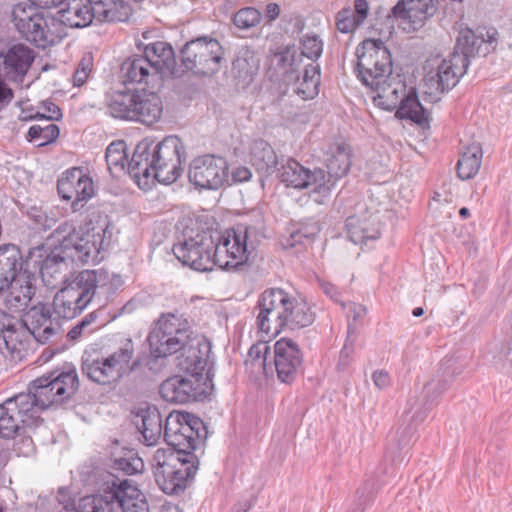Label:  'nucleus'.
Listing matches in <instances>:
<instances>
[{
  "label": "nucleus",
  "instance_id": "obj_20",
  "mask_svg": "<svg viewBox=\"0 0 512 512\" xmlns=\"http://www.w3.org/2000/svg\"><path fill=\"white\" fill-rule=\"evenodd\" d=\"M469 66V60L453 51L446 58H436L428 64L425 82L429 89L445 93L454 88Z\"/></svg>",
  "mask_w": 512,
  "mask_h": 512
},
{
  "label": "nucleus",
  "instance_id": "obj_26",
  "mask_svg": "<svg viewBox=\"0 0 512 512\" xmlns=\"http://www.w3.org/2000/svg\"><path fill=\"white\" fill-rule=\"evenodd\" d=\"M326 155L327 175L318 186L322 198L330 195L336 182L348 173L351 166V150L346 144L330 146Z\"/></svg>",
  "mask_w": 512,
  "mask_h": 512
},
{
  "label": "nucleus",
  "instance_id": "obj_13",
  "mask_svg": "<svg viewBox=\"0 0 512 512\" xmlns=\"http://www.w3.org/2000/svg\"><path fill=\"white\" fill-rule=\"evenodd\" d=\"M208 429L201 418L188 412L170 413L165 420L164 440L168 447L181 454H193L192 451L204 445Z\"/></svg>",
  "mask_w": 512,
  "mask_h": 512
},
{
  "label": "nucleus",
  "instance_id": "obj_53",
  "mask_svg": "<svg viewBox=\"0 0 512 512\" xmlns=\"http://www.w3.org/2000/svg\"><path fill=\"white\" fill-rule=\"evenodd\" d=\"M56 499L67 511L75 508V497L67 487H60L58 489Z\"/></svg>",
  "mask_w": 512,
  "mask_h": 512
},
{
  "label": "nucleus",
  "instance_id": "obj_36",
  "mask_svg": "<svg viewBox=\"0 0 512 512\" xmlns=\"http://www.w3.org/2000/svg\"><path fill=\"white\" fill-rule=\"evenodd\" d=\"M315 320V314L308 302L303 298L290 296L287 311L284 314L281 331L296 330L310 326Z\"/></svg>",
  "mask_w": 512,
  "mask_h": 512
},
{
  "label": "nucleus",
  "instance_id": "obj_29",
  "mask_svg": "<svg viewBox=\"0 0 512 512\" xmlns=\"http://www.w3.org/2000/svg\"><path fill=\"white\" fill-rule=\"evenodd\" d=\"M108 498L113 500L119 512H149L146 495L131 480L113 483L108 490Z\"/></svg>",
  "mask_w": 512,
  "mask_h": 512
},
{
  "label": "nucleus",
  "instance_id": "obj_17",
  "mask_svg": "<svg viewBox=\"0 0 512 512\" xmlns=\"http://www.w3.org/2000/svg\"><path fill=\"white\" fill-rule=\"evenodd\" d=\"M250 231V227L238 225L227 229L217 243L214 241V266L222 270H237L243 266L250 254L248 244Z\"/></svg>",
  "mask_w": 512,
  "mask_h": 512
},
{
  "label": "nucleus",
  "instance_id": "obj_46",
  "mask_svg": "<svg viewBox=\"0 0 512 512\" xmlns=\"http://www.w3.org/2000/svg\"><path fill=\"white\" fill-rule=\"evenodd\" d=\"M59 134L60 129L56 124L48 123L44 126L35 124L29 128L27 140L36 143L37 147H44L55 142Z\"/></svg>",
  "mask_w": 512,
  "mask_h": 512
},
{
  "label": "nucleus",
  "instance_id": "obj_63",
  "mask_svg": "<svg viewBox=\"0 0 512 512\" xmlns=\"http://www.w3.org/2000/svg\"><path fill=\"white\" fill-rule=\"evenodd\" d=\"M30 5L37 9H52L61 6L65 0H29Z\"/></svg>",
  "mask_w": 512,
  "mask_h": 512
},
{
  "label": "nucleus",
  "instance_id": "obj_10",
  "mask_svg": "<svg viewBox=\"0 0 512 512\" xmlns=\"http://www.w3.org/2000/svg\"><path fill=\"white\" fill-rule=\"evenodd\" d=\"M11 16L20 35L38 48L45 49L55 45L67 35L55 16L45 15L32 5L16 4Z\"/></svg>",
  "mask_w": 512,
  "mask_h": 512
},
{
  "label": "nucleus",
  "instance_id": "obj_48",
  "mask_svg": "<svg viewBox=\"0 0 512 512\" xmlns=\"http://www.w3.org/2000/svg\"><path fill=\"white\" fill-rule=\"evenodd\" d=\"M261 20L260 12L253 7L240 9L233 17L235 26L241 29H249L256 26Z\"/></svg>",
  "mask_w": 512,
  "mask_h": 512
},
{
  "label": "nucleus",
  "instance_id": "obj_12",
  "mask_svg": "<svg viewBox=\"0 0 512 512\" xmlns=\"http://www.w3.org/2000/svg\"><path fill=\"white\" fill-rule=\"evenodd\" d=\"M354 72L371 90L380 89L392 74V56L381 39H365L356 48Z\"/></svg>",
  "mask_w": 512,
  "mask_h": 512
},
{
  "label": "nucleus",
  "instance_id": "obj_32",
  "mask_svg": "<svg viewBox=\"0 0 512 512\" xmlns=\"http://www.w3.org/2000/svg\"><path fill=\"white\" fill-rule=\"evenodd\" d=\"M35 271H24L8 286L5 306L15 312L25 310L36 293Z\"/></svg>",
  "mask_w": 512,
  "mask_h": 512
},
{
  "label": "nucleus",
  "instance_id": "obj_6",
  "mask_svg": "<svg viewBox=\"0 0 512 512\" xmlns=\"http://www.w3.org/2000/svg\"><path fill=\"white\" fill-rule=\"evenodd\" d=\"M123 285L120 275L104 269L83 270L54 296L52 307L60 320L78 316L97 294L112 296Z\"/></svg>",
  "mask_w": 512,
  "mask_h": 512
},
{
  "label": "nucleus",
  "instance_id": "obj_57",
  "mask_svg": "<svg viewBox=\"0 0 512 512\" xmlns=\"http://www.w3.org/2000/svg\"><path fill=\"white\" fill-rule=\"evenodd\" d=\"M32 217L34 218L36 224H38L44 230L51 229L56 224L55 218L50 217L38 210H35V213L32 214Z\"/></svg>",
  "mask_w": 512,
  "mask_h": 512
},
{
  "label": "nucleus",
  "instance_id": "obj_15",
  "mask_svg": "<svg viewBox=\"0 0 512 512\" xmlns=\"http://www.w3.org/2000/svg\"><path fill=\"white\" fill-rule=\"evenodd\" d=\"M224 49L210 36H200L185 43L180 51L181 63L187 71L198 76L217 73L224 59Z\"/></svg>",
  "mask_w": 512,
  "mask_h": 512
},
{
  "label": "nucleus",
  "instance_id": "obj_9",
  "mask_svg": "<svg viewBox=\"0 0 512 512\" xmlns=\"http://www.w3.org/2000/svg\"><path fill=\"white\" fill-rule=\"evenodd\" d=\"M134 353V343L131 339H127L116 351L107 356L96 350L85 351L81 369L91 381L100 385H111L136 369L139 362L133 360Z\"/></svg>",
  "mask_w": 512,
  "mask_h": 512
},
{
  "label": "nucleus",
  "instance_id": "obj_14",
  "mask_svg": "<svg viewBox=\"0 0 512 512\" xmlns=\"http://www.w3.org/2000/svg\"><path fill=\"white\" fill-rule=\"evenodd\" d=\"M189 337L187 319L178 313H166L154 322L147 341L151 354L161 358L179 352Z\"/></svg>",
  "mask_w": 512,
  "mask_h": 512
},
{
  "label": "nucleus",
  "instance_id": "obj_1",
  "mask_svg": "<svg viewBox=\"0 0 512 512\" xmlns=\"http://www.w3.org/2000/svg\"><path fill=\"white\" fill-rule=\"evenodd\" d=\"M79 387L76 370L54 371L31 381L27 392H21L0 404V437L11 438L21 427H29L40 419L43 410L63 403Z\"/></svg>",
  "mask_w": 512,
  "mask_h": 512
},
{
  "label": "nucleus",
  "instance_id": "obj_27",
  "mask_svg": "<svg viewBox=\"0 0 512 512\" xmlns=\"http://www.w3.org/2000/svg\"><path fill=\"white\" fill-rule=\"evenodd\" d=\"M438 0H401L392 8V15L404 24L403 29L416 31L437 10Z\"/></svg>",
  "mask_w": 512,
  "mask_h": 512
},
{
  "label": "nucleus",
  "instance_id": "obj_34",
  "mask_svg": "<svg viewBox=\"0 0 512 512\" xmlns=\"http://www.w3.org/2000/svg\"><path fill=\"white\" fill-rule=\"evenodd\" d=\"M347 238L356 245H368L380 238V225L377 216L352 215L346 219Z\"/></svg>",
  "mask_w": 512,
  "mask_h": 512
},
{
  "label": "nucleus",
  "instance_id": "obj_35",
  "mask_svg": "<svg viewBox=\"0 0 512 512\" xmlns=\"http://www.w3.org/2000/svg\"><path fill=\"white\" fill-rule=\"evenodd\" d=\"M133 422L141 433L144 444L154 446L158 443L164 430L161 414L155 406L140 408L135 414Z\"/></svg>",
  "mask_w": 512,
  "mask_h": 512
},
{
  "label": "nucleus",
  "instance_id": "obj_49",
  "mask_svg": "<svg viewBox=\"0 0 512 512\" xmlns=\"http://www.w3.org/2000/svg\"><path fill=\"white\" fill-rule=\"evenodd\" d=\"M77 512H115V507L106 491L104 496L86 499L83 509Z\"/></svg>",
  "mask_w": 512,
  "mask_h": 512
},
{
  "label": "nucleus",
  "instance_id": "obj_45",
  "mask_svg": "<svg viewBox=\"0 0 512 512\" xmlns=\"http://www.w3.org/2000/svg\"><path fill=\"white\" fill-rule=\"evenodd\" d=\"M273 356V352H271V348L265 341H260L253 344L248 351V359L253 368H261L263 373L269 377V373H271V357Z\"/></svg>",
  "mask_w": 512,
  "mask_h": 512
},
{
  "label": "nucleus",
  "instance_id": "obj_43",
  "mask_svg": "<svg viewBox=\"0 0 512 512\" xmlns=\"http://www.w3.org/2000/svg\"><path fill=\"white\" fill-rule=\"evenodd\" d=\"M482 155V148L478 143L468 146L457 163L458 177L462 180L473 178L481 167Z\"/></svg>",
  "mask_w": 512,
  "mask_h": 512
},
{
  "label": "nucleus",
  "instance_id": "obj_47",
  "mask_svg": "<svg viewBox=\"0 0 512 512\" xmlns=\"http://www.w3.org/2000/svg\"><path fill=\"white\" fill-rule=\"evenodd\" d=\"M363 24L364 22L353 13L350 7L341 9L336 15V27L341 33H351Z\"/></svg>",
  "mask_w": 512,
  "mask_h": 512
},
{
  "label": "nucleus",
  "instance_id": "obj_55",
  "mask_svg": "<svg viewBox=\"0 0 512 512\" xmlns=\"http://www.w3.org/2000/svg\"><path fill=\"white\" fill-rule=\"evenodd\" d=\"M300 234L304 236L305 241L311 242L316 235L320 232V225L316 221L301 225L299 228Z\"/></svg>",
  "mask_w": 512,
  "mask_h": 512
},
{
  "label": "nucleus",
  "instance_id": "obj_59",
  "mask_svg": "<svg viewBox=\"0 0 512 512\" xmlns=\"http://www.w3.org/2000/svg\"><path fill=\"white\" fill-rule=\"evenodd\" d=\"M353 13L363 22L368 17L369 14V4L367 0H354V9Z\"/></svg>",
  "mask_w": 512,
  "mask_h": 512
},
{
  "label": "nucleus",
  "instance_id": "obj_4",
  "mask_svg": "<svg viewBox=\"0 0 512 512\" xmlns=\"http://www.w3.org/2000/svg\"><path fill=\"white\" fill-rule=\"evenodd\" d=\"M324 41L315 32L299 37V47L289 44L274 53L276 66L282 71L283 81L294 85V93L301 99H313L319 93L321 69L317 61L323 54Z\"/></svg>",
  "mask_w": 512,
  "mask_h": 512
},
{
  "label": "nucleus",
  "instance_id": "obj_61",
  "mask_svg": "<svg viewBox=\"0 0 512 512\" xmlns=\"http://www.w3.org/2000/svg\"><path fill=\"white\" fill-rule=\"evenodd\" d=\"M321 288L323 290V292L329 296L332 300H334L335 302L337 303H340L343 302L341 300V292L338 291L337 287L330 283V282H322L321 283Z\"/></svg>",
  "mask_w": 512,
  "mask_h": 512
},
{
  "label": "nucleus",
  "instance_id": "obj_44",
  "mask_svg": "<svg viewBox=\"0 0 512 512\" xmlns=\"http://www.w3.org/2000/svg\"><path fill=\"white\" fill-rule=\"evenodd\" d=\"M126 143L123 140L113 141L108 145L105 152V159L109 172L112 175L125 172L127 161Z\"/></svg>",
  "mask_w": 512,
  "mask_h": 512
},
{
  "label": "nucleus",
  "instance_id": "obj_7",
  "mask_svg": "<svg viewBox=\"0 0 512 512\" xmlns=\"http://www.w3.org/2000/svg\"><path fill=\"white\" fill-rule=\"evenodd\" d=\"M150 464L156 484L167 495L184 492L199 468L194 454H181L172 448H158Z\"/></svg>",
  "mask_w": 512,
  "mask_h": 512
},
{
  "label": "nucleus",
  "instance_id": "obj_5",
  "mask_svg": "<svg viewBox=\"0 0 512 512\" xmlns=\"http://www.w3.org/2000/svg\"><path fill=\"white\" fill-rule=\"evenodd\" d=\"M60 330V318L54 314L52 305L38 303L22 320L0 310V353L11 362H19L26 355L29 334L45 344Z\"/></svg>",
  "mask_w": 512,
  "mask_h": 512
},
{
  "label": "nucleus",
  "instance_id": "obj_38",
  "mask_svg": "<svg viewBox=\"0 0 512 512\" xmlns=\"http://www.w3.org/2000/svg\"><path fill=\"white\" fill-rule=\"evenodd\" d=\"M250 162L260 175L270 176L277 170L279 158L273 147L260 139L251 146Z\"/></svg>",
  "mask_w": 512,
  "mask_h": 512
},
{
  "label": "nucleus",
  "instance_id": "obj_39",
  "mask_svg": "<svg viewBox=\"0 0 512 512\" xmlns=\"http://www.w3.org/2000/svg\"><path fill=\"white\" fill-rule=\"evenodd\" d=\"M260 61L248 47L240 48L232 62V73L238 84L249 85L259 70Z\"/></svg>",
  "mask_w": 512,
  "mask_h": 512
},
{
  "label": "nucleus",
  "instance_id": "obj_3",
  "mask_svg": "<svg viewBox=\"0 0 512 512\" xmlns=\"http://www.w3.org/2000/svg\"><path fill=\"white\" fill-rule=\"evenodd\" d=\"M186 152L176 135L166 136L160 142L140 141L128 162V174L142 190H148L155 181L174 183L181 175Z\"/></svg>",
  "mask_w": 512,
  "mask_h": 512
},
{
  "label": "nucleus",
  "instance_id": "obj_37",
  "mask_svg": "<svg viewBox=\"0 0 512 512\" xmlns=\"http://www.w3.org/2000/svg\"><path fill=\"white\" fill-rule=\"evenodd\" d=\"M121 73L125 83L149 84L158 74L153 64L144 55H133L121 65Z\"/></svg>",
  "mask_w": 512,
  "mask_h": 512
},
{
  "label": "nucleus",
  "instance_id": "obj_30",
  "mask_svg": "<svg viewBox=\"0 0 512 512\" xmlns=\"http://www.w3.org/2000/svg\"><path fill=\"white\" fill-rule=\"evenodd\" d=\"M62 5L55 17L64 30L87 27L95 19L94 0H65Z\"/></svg>",
  "mask_w": 512,
  "mask_h": 512
},
{
  "label": "nucleus",
  "instance_id": "obj_54",
  "mask_svg": "<svg viewBox=\"0 0 512 512\" xmlns=\"http://www.w3.org/2000/svg\"><path fill=\"white\" fill-rule=\"evenodd\" d=\"M341 306L346 310L347 316H352L354 321L363 318L366 314V307L355 302H341Z\"/></svg>",
  "mask_w": 512,
  "mask_h": 512
},
{
  "label": "nucleus",
  "instance_id": "obj_60",
  "mask_svg": "<svg viewBox=\"0 0 512 512\" xmlns=\"http://www.w3.org/2000/svg\"><path fill=\"white\" fill-rule=\"evenodd\" d=\"M305 239L302 233L300 234L299 229L292 230L289 237L285 240L283 243L285 248H292L297 246L298 244L303 245L305 244Z\"/></svg>",
  "mask_w": 512,
  "mask_h": 512
},
{
  "label": "nucleus",
  "instance_id": "obj_64",
  "mask_svg": "<svg viewBox=\"0 0 512 512\" xmlns=\"http://www.w3.org/2000/svg\"><path fill=\"white\" fill-rule=\"evenodd\" d=\"M280 6L277 3H269L265 9V17L267 22L275 21L280 15Z\"/></svg>",
  "mask_w": 512,
  "mask_h": 512
},
{
  "label": "nucleus",
  "instance_id": "obj_42",
  "mask_svg": "<svg viewBox=\"0 0 512 512\" xmlns=\"http://www.w3.org/2000/svg\"><path fill=\"white\" fill-rule=\"evenodd\" d=\"M484 45L485 36L483 34L477 35L471 29L466 28L459 32L454 51L459 52L470 61L471 57L485 56L488 53V50L483 48Z\"/></svg>",
  "mask_w": 512,
  "mask_h": 512
},
{
  "label": "nucleus",
  "instance_id": "obj_16",
  "mask_svg": "<svg viewBox=\"0 0 512 512\" xmlns=\"http://www.w3.org/2000/svg\"><path fill=\"white\" fill-rule=\"evenodd\" d=\"M214 239L208 231L189 229L173 245V254L184 266L199 272L211 271Z\"/></svg>",
  "mask_w": 512,
  "mask_h": 512
},
{
  "label": "nucleus",
  "instance_id": "obj_18",
  "mask_svg": "<svg viewBox=\"0 0 512 512\" xmlns=\"http://www.w3.org/2000/svg\"><path fill=\"white\" fill-rule=\"evenodd\" d=\"M374 91H378L379 98L390 100L389 106L399 105L396 112L399 118L409 119L418 125L429 123V113L419 101L416 90L411 87L407 91L404 82L399 80L392 84L386 81L380 89H374Z\"/></svg>",
  "mask_w": 512,
  "mask_h": 512
},
{
  "label": "nucleus",
  "instance_id": "obj_2",
  "mask_svg": "<svg viewBox=\"0 0 512 512\" xmlns=\"http://www.w3.org/2000/svg\"><path fill=\"white\" fill-rule=\"evenodd\" d=\"M49 239L55 249L50 253L40 246L42 256L38 255L31 261L38 268L43 282L54 286V281L62 278L65 260L81 264H97L101 261L100 250L103 248L104 237L101 233L80 235L70 221L60 223L51 233Z\"/></svg>",
  "mask_w": 512,
  "mask_h": 512
},
{
  "label": "nucleus",
  "instance_id": "obj_23",
  "mask_svg": "<svg viewBox=\"0 0 512 512\" xmlns=\"http://www.w3.org/2000/svg\"><path fill=\"white\" fill-rule=\"evenodd\" d=\"M271 359L272 369L269 376L276 372L282 383L291 384L302 373L303 353L299 345L290 338H281L275 342Z\"/></svg>",
  "mask_w": 512,
  "mask_h": 512
},
{
  "label": "nucleus",
  "instance_id": "obj_31",
  "mask_svg": "<svg viewBox=\"0 0 512 512\" xmlns=\"http://www.w3.org/2000/svg\"><path fill=\"white\" fill-rule=\"evenodd\" d=\"M3 57L2 71L13 82H22L33 61V51L24 44H15L8 48Z\"/></svg>",
  "mask_w": 512,
  "mask_h": 512
},
{
  "label": "nucleus",
  "instance_id": "obj_40",
  "mask_svg": "<svg viewBox=\"0 0 512 512\" xmlns=\"http://www.w3.org/2000/svg\"><path fill=\"white\" fill-rule=\"evenodd\" d=\"M95 19L100 22H125L132 7L125 0H94Z\"/></svg>",
  "mask_w": 512,
  "mask_h": 512
},
{
  "label": "nucleus",
  "instance_id": "obj_24",
  "mask_svg": "<svg viewBox=\"0 0 512 512\" xmlns=\"http://www.w3.org/2000/svg\"><path fill=\"white\" fill-rule=\"evenodd\" d=\"M57 191L63 200L72 201L71 209L77 212L93 197V181L81 168L74 167L58 179Z\"/></svg>",
  "mask_w": 512,
  "mask_h": 512
},
{
  "label": "nucleus",
  "instance_id": "obj_8",
  "mask_svg": "<svg viewBox=\"0 0 512 512\" xmlns=\"http://www.w3.org/2000/svg\"><path fill=\"white\" fill-rule=\"evenodd\" d=\"M461 372L462 368L454 367L451 360H446L441 364L437 374L424 385L421 407L416 408L412 415H410L411 411H406L403 415V423L396 431L395 439L400 449L410 444L415 435L416 426L425 420L428 412L438 403L441 395Z\"/></svg>",
  "mask_w": 512,
  "mask_h": 512
},
{
  "label": "nucleus",
  "instance_id": "obj_52",
  "mask_svg": "<svg viewBox=\"0 0 512 512\" xmlns=\"http://www.w3.org/2000/svg\"><path fill=\"white\" fill-rule=\"evenodd\" d=\"M378 489V485L374 478L366 479L363 485L356 491V500L359 507H363L368 504L375 492Z\"/></svg>",
  "mask_w": 512,
  "mask_h": 512
},
{
  "label": "nucleus",
  "instance_id": "obj_19",
  "mask_svg": "<svg viewBox=\"0 0 512 512\" xmlns=\"http://www.w3.org/2000/svg\"><path fill=\"white\" fill-rule=\"evenodd\" d=\"M290 294L281 288H269L263 291L255 307L258 310L256 324L258 329L270 336H276L281 332L284 314Z\"/></svg>",
  "mask_w": 512,
  "mask_h": 512
},
{
  "label": "nucleus",
  "instance_id": "obj_33",
  "mask_svg": "<svg viewBox=\"0 0 512 512\" xmlns=\"http://www.w3.org/2000/svg\"><path fill=\"white\" fill-rule=\"evenodd\" d=\"M42 248H34L30 251L29 257L24 259L18 246L14 244H5L0 246V274L9 277L10 281L18 278L24 271L30 269L31 261L38 255L42 256Z\"/></svg>",
  "mask_w": 512,
  "mask_h": 512
},
{
  "label": "nucleus",
  "instance_id": "obj_62",
  "mask_svg": "<svg viewBox=\"0 0 512 512\" xmlns=\"http://www.w3.org/2000/svg\"><path fill=\"white\" fill-rule=\"evenodd\" d=\"M93 330L94 328H87L80 320L74 327L71 328L67 334V337L74 341L79 339L83 333L90 334L93 332Z\"/></svg>",
  "mask_w": 512,
  "mask_h": 512
},
{
  "label": "nucleus",
  "instance_id": "obj_41",
  "mask_svg": "<svg viewBox=\"0 0 512 512\" xmlns=\"http://www.w3.org/2000/svg\"><path fill=\"white\" fill-rule=\"evenodd\" d=\"M144 55L153 64V69L157 74L165 70H172L175 67V53L172 46L164 41H156L146 45Z\"/></svg>",
  "mask_w": 512,
  "mask_h": 512
},
{
  "label": "nucleus",
  "instance_id": "obj_21",
  "mask_svg": "<svg viewBox=\"0 0 512 512\" xmlns=\"http://www.w3.org/2000/svg\"><path fill=\"white\" fill-rule=\"evenodd\" d=\"M228 175L229 165L222 156L204 154L189 164V181L200 189L217 190L228 181Z\"/></svg>",
  "mask_w": 512,
  "mask_h": 512
},
{
  "label": "nucleus",
  "instance_id": "obj_28",
  "mask_svg": "<svg viewBox=\"0 0 512 512\" xmlns=\"http://www.w3.org/2000/svg\"><path fill=\"white\" fill-rule=\"evenodd\" d=\"M280 180L288 187L306 189L311 187L312 192L320 196L318 186L325 178V171L321 168L310 170L294 159H288L282 164Z\"/></svg>",
  "mask_w": 512,
  "mask_h": 512
},
{
  "label": "nucleus",
  "instance_id": "obj_51",
  "mask_svg": "<svg viewBox=\"0 0 512 512\" xmlns=\"http://www.w3.org/2000/svg\"><path fill=\"white\" fill-rule=\"evenodd\" d=\"M93 67V56L91 53H86L79 61L77 68L73 74V85L82 86L86 83Z\"/></svg>",
  "mask_w": 512,
  "mask_h": 512
},
{
  "label": "nucleus",
  "instance_id": "obj_22",
  "mask_svg": "<svg viewBox=\"0 0 512 512\" xmlns=\"http://www.w3.org/2000/svg\"><path fill=\"white\" fill-rule=\"evenodd\" d=\"M180 351L177 367L204 385L211 382L210 343L205 339H188Z\"/></svg>",
  "mask_w": 512,
  "mask_h": 512
},
{
  "label": "nucleus",
  "instance_id": "obj_50",
  "mask_svg": "<svg viewBox=\"0 0 512 512\" xmlns=\"http://www.w3.org/2000/svg\"><path fill=\"white\" fill-rule=\"evenodd\" d=\"M114 468L124 472L127 475H134L143 470L144 462L136 455L120 457L115 459Z\"/></svg>",
  "mask_w": 512,
  "mask_h": 512
},
{
  "label": "nucleus",
  "instance_id": "obj_56",
  "mask_svg": "<svg viewBox=\"0 0 512 512\" xmlns=\"http://www.w3.org/2000/svg\"><path fill=\"white\" fill-rule=\"evenodd\" d=\"M43 108L49 113V115L46 116L38 113L37 117L40 119H44L46 121L59 120L62 116L61 109L51 101L43 102Z\"/></svg>",
  "mask_w": 512,
  "mask_h": 512
},
{
  "label": "nucleus",
  "instance_id": "obj_11",
  "mask_svg": "<svg viewBox=\"0 0 512 512\" xmlns=\"http://www.w3.org/2000/svg\"><path fill=\"white\" fill-rule=\"evenodd\" d=\"M107 110L114 118L152 125L161 118L163 104L160 96L155 92L116 91L109 99Z\"/></svg>",
  "mask_w": 512,
  "mask_h": 512
},
{
  "label": "nucleus",
  "instance_id": "obj_58",
  "mask_svg": "<svg viewBox=\"0 0 512 512\" xmlns=\"http://www.w3.org/2000/svg\"><path fill=\"white\" fill-rule=\"evenodd\" d=\"M372 380L374 385L379 388L383 389L386 388L390 383V376L388 372L384 370H376L372 374Z\"/></svg>",
  "mask_w": 512,
  "mask_h": 512
},
{
  "label": "nucleus",
  "instance_id": "obj_25",
  "mask_svg": "<svg viewBox=\"0 0 512 512\" xmlns=\"http://www.w3.org/2000/svg\"><path fill=\"white\" fill-rule=\"evenodd\" d=\"M202 384L203 382L189 376L174 375L161 383L159 393L166 402L186 404L199 400L205 393Z\"/></svg>",
  "mask_w": 512,
  "mask_h": 512
}]
</instances>
